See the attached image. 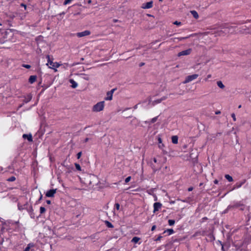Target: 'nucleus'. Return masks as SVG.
Returning <instances> with one entry per match:
<instances>
[{"mask_svg":"<svg viewBox=\"0 0 251 251\" xmlns=\"http://www.w3.org/2000/svg\"><path fill=\"white\" fill-rule=\"evenodd\" d=\"M231 117L233 118V120L234 121H235L236 120V118L235 115L234 113L231 114Z\"/></svg>","mask_w":251,"mask_h":251,"instance_id":"f704fd0d","label":"nucleus"},{"mask_svg":"<svg viewBox=\"0 0 251 251\" xmlns=\"http://www.w3.org/2000/svg\"><path fill=\"white\" fill-rule=\"evenodd\" d=\"M162 238L161 236H159L157 237V238L156 239V241H158V240H160L161 239V238Z\"/></svg>","mask_w":251,"mask_h":251,"instance_id":"09e8293b","label":"nucleus"},{"mask_svg":"<svg viewBox=\"0 0 251 251\" xmlns=\"http://www.w3.org/2000/svg\"><path fill=\"white\" fill-rule=\"evenodd\" d=\"M16 180V178L15 176H11L8 178L7 180L8 181H14Z\"/></svg>","mask_w":251,"mask_h":251,"instance_id":"cd10ccee","label":"nucleus"},{"mask_svg":"<svg viewBox=\"0 0 251 251\" xmlns=\"http://www.w3.org/2000/svg\"><path fill=\"white\" fill-rule=\"evenodd\" d=\"M170 203L171 204H174V203H175V201H170Z\"/></svg>","mask_w":251,"mask_h":251,"instance_id":"6e6d98bb","label":"nucleus"},{"mask_svg":"<svg viewBox=\"0 0 251 251\" xmlns=\"http://www.w3.org/2000/svg\"><path fill=\"white\" fill-rule=\"evenodd\" d=\"M5 42V40L4 39H0V44H3Z\"/></svg>","mask_w":251,"mask_h":251,"instance_id":"c03bdc74","label":"nucleus"},{"mask_svg":"<svg viewBox=\"0 0 251 251\" xmlns=\"http://www.w3.org/2000/svg\"><path fill=\"white\" fill-rule=\"evenodd\" d=\"M140 238L138 237H134L131 240V242L134 243H137L139 240Z\"/></svg>","mask_w":251,"mask_h":251,"instance_id":"412c9836","label":"nucleus"},{"mask_svg":"<svg viewBox=\"0 0 251 251\" xmlns=\"http://www.w3.org/2000/svg\"><path fill=\"white\" fill-rule=\"evenodd\" d=\"M199 75L197 74H194L193 75H188L185 78V80L183 82V83H187L195 79H196L198 77Z\"/></svg>","mask_w":251,"mask_h":251,"instance_id":"7ed1b4c3","label":"nucleus"},{"mask_svg":"<svg viewBox=\"0 0 251 251\" xmlns=\"http://www.w3.org/2000/svg\"><path fill=\"white\" fill-rule=\"evenodd\" d=\"M23 138L25 139H27V140L29 142L32 141V136L31 134H24L23 135Z\"/></svg>","mask_w":251,"mask_h":251,"instance_id":"9b49d317","label":"nucleus"},{"mask_svg":"<svg viewBox=\"0 0 251 251\" xmlns=\"http://www.w3.org/2000/svg\"><path fill=\"white\" fill-rule=\"evenodd\" d=\"M156 228V226L155 225L151 227V230L153 231Z\"/></svg>","mask_w":251,"mask_h":251,"instance_id":"a18cd8bd","label":"nucleus"},{"mask_svg":"<svg viewBox=\"0 0 251 251\" xmlns=\"http://www.w3.org/2000/svg\"><path fill=\"white\" fill-rule=\"evenodd\" d=\"M115 207H116L117 210H119L120 205V204L118 203H116L115 204Z\"/></svg>","mask_w":251,"mask_h":251,"instance_id":"72a5a7b5","label":"nucleus"},{"mask_svg":"<svg viewBox=\"0 0 251 251\" xmlns=\"http://www.w3.org/2000/svg\"><path fill=\"white\" fill-rule=\"evenodd\" d=\"M211 77V75H208L207 76V77L205 78V80H207L208 79L210 78Z\"/></svg>","mask_w":251,"mask_h":251,"instance_id":"37998d69","label":"nucleus"},{"mask_svg":"<svg viewBox=\"0 0 251 251\" xmlns=\"http://www.w3.org/2000/svg\"><path fill=\"white\" fill-rule=\"evenodd\" d=\"M113 95L111 93H109L108 92L106 94V97L105 98V100H111L112 99Z\"/></svg>","mask_w":251,"mask_h":251,"instance_id":"dca6fc26","label":"nucleus"},{"mask_svg":"<svg viewBox=\"0 0 251 251\" xmlns=\"http://www.w3.org/2000/svg\"><path fill=\"white\" fill-rule=\"evenodd\" d=\"M168 223L170 226H173L175 223V221L174 220H169Z\"/></svg>","mask_w":251,"mask_h":251,"instance_id":"393cba45","label":"nucleus"},{"mask_svg":"<svg viewBox=\"0 0 251 251\" xmlns=\"http://www.w3.org/2000/svg\"><path fill=\"white\" fill-rule=\"evenodd\" d=\"M163 147H164V145H163L162 143H161V144H159V145H158V147H159L160 149H162L163 148Z\"/></svg>","mask_w":251,"mask_h":251,"instance_id":"58836bf2","label":"nucleus"},{"mask_svg":"<svg viewBox=\"0 0 251 251\" xmlns=\"http://www.w3.org/2000/svg\"><path fill=\"white\" fill-rule=\"evenodd\" d=\"M22 66L27 69H29L31 67L30 65L27 64H23Z\"/></svg>","mask_w":251,"mask_h":251,"instance_id":"2f4dec72","label":"nucleus"},{"mask_svg":"<svg viewBox=\"0 0 251 251\" xmlns=\"http://www.w3.org/2000/svg\"><path fill=\"white\" fill-rule=\"evenodd\" d=\"M88 140H89V139L87 138H86V139H85L84 142H87Z\"/></svg>","mask_w":251,"mask_h":251,"instance_id":"5fc2aeb1","label":"nucleus"},{"mask_svg":"<svg viewBox=\"0 0 251 251\" xmlns=\"http://www.w3.org/2000/svg\"><path fill=\"white\" fill-rule=\"evenodd\" d=\"M241 107V105H239L238 108H240Z\"/></svg>","mask_w":251,"mask_h":251,"instance_id":"052dcab7","label":"nucleus"},{"mask_svg":"<svg viewBox=\"0 0 251 251\" xmlns=\"http://www.w3.org/2000/svg\"><path fill=\"white\" fill-rule=\"evenodd\" d=\"M187 38H188V37H179V38H174L171 39V40L173 42H179V41H182V40H184V39H187Z\"/></svg>","mask_w":251,"mask_h":251,"instance_id":"ddd939ff","label":"nucleus"},{"mask_svg":"<svg viewBox=\"0 0 251 251\" xmlns=\"http://www.w3.org/2000/svg\"><path fill=\"white\" fill-rule=\"evenodd\" d=\"M240 206H242V207L241 208V210H243L244 208L242 207L243 206V205L241 204L239 202H236V203H235L234 204L232 205H229L227 208V210H229L231 208H238V207H239Z\"/></svg>","mask_w":251,"mask_h":251,"instance_id":"1a4fd4ad","label":"nucleus"},{"mask_svg":"<svg viewBox=\"0 0 251 251\" xmlns=\"http://www.w3.org/2000/svg\"><path fill=\"white\" fill-rule=\"evenodd\" d=\"M37 76L36 75H31L29 78V82L31 84L33 83L36 80Z\"/></svg>","mask_w":251,"mask_h":251,"instance_id":"f8f14e48","label":"nucleus"},{"mask_svg":"<svg viewBox=\"0 0 251 251\" xmlns=\"http://www.w3.org/2000/svg\"><path fill=\"white\" fill-rule=\"evenodd\" d=\"M42 196H41L40 200H41L42 199Z\"/></svg>","mask_w":251,"mask_h":251,"instance_id":"680f3d73","label":"nucleus"},{"mask_svg":"<svg viewBox=\"0 0 251 251\" xmlns=\"http://www.w3.org/2000/svg\"><path fill=\"white\" fill-rule=\"evenodd\" d=\"M225 178L229 181V182H231L233 181V178L232 177L229 176V175H225Z\"/></svg>","mask_w":251,"mask_h":251,"instance_id":"4be33fe9","label":"nucleus"},{"mask_svg":"<svg viewBox=\"0 0 251 251\" xmlns=\"http://www.w3.org/2000/svg\"><path fill=\"white\" fill-rule=\"evenodd\" d=\"M162 204L160 202H155L153 204V212L155 213L161 208Z\"/></svg>","mask_w":251,"mask_h":251,"instance_id":"6e6552de","label":"nucleus"},{"mask_svg":"<svg viewBox=\"0 0 251 251\" xmlns=\"http://www.w3.org/2000/svg\"><path fill=\"white\" fill-rule=\"evenodd\" d=\"M115 91V89H113L111 91H108V92L111 93V94L113 95V94Z\"/></svg>","mask_w":251,"mask_h":251,"instance_id":"a19ab883","label":"nucleus"},{"mask_svg":"<svg viewBox=\"0 0 251 251\" xmlns=\"http://www.w3.org/2000/svg\"><path fill=\"white\" fill-rule=\"evenodd\" d=\"M191 51H192V49H189L186 50H183L182 51L179 52L178 53L177 55H178V56H181L182 55H187L190 54L191 53Z\"/></svg>","mask_w":251,"mask_h":251,"instance_id":"20e7f679","label":"nucleus"},{"mask_svg":"<svg viewBox=\"0 0 251 251\" xmlns=\"http://www.w3.org/2000/svg\"><path fill=\"white\" fill-rule=\"evenodd\" d=\"M190 12L195 19H198L199 18V14L196 11L192 10Z\"/></svg>","mask_w":251,"mask_h":251,"instance_id":"6ab92c4d","label":"nucleus"},{"mask_svg":"<svg viewBox=\"0 0 251 251\" xmlns=\"http://www.w3.org/2000/svg\"><path fill=\"white\" fill-rule=\"evenodd\" d=\"M1 25V24H0V25Z\"/></svg>","mask_w":251,"mask_h":251,"instance_id":"0e129e2a","label":"nucleus"},{"mask_svg":"<svg viewBox=\"0 0 251 251\" xmlns=\"http://www.w3.org/2000/svg\"><path fill=\"white\" fill-rule=\"evenodd\" d=\"M153 161L154 163H158L159 165L158 167L159 169L161 168L162 165L160 161H158L156 158H153Z\"/></svg>","mask_w":251,"mask_h":251,"instance_id":"b1692460","label":"nucleus"},{"mask_svg":"<svg viewBox=\"0 0 251 251\" xmlns=\"http://www.w3.org/2000/svg\"><path fill=\"white\" fill-rule=\"evenodd\" d=\"M84 79H86V80H88V79H89V78H88V77H86V78H84Z\"/></svg>","mask_w":251,"mask_h":251,"instance_id":"13d9d810","label":"nucleus"},{"mask_svg":"<svg viewBox=\"0 0 251 251\" xmlns=\"http://www.w3.org/2000/svg\"><path fill=\"white\" fill-rule=\"evenodd\" d=\"M34 245L33 243H29L27 245V247L25 249L24 251H29L30 249L33 247Z\"/></svg>","mask_w":251,"mask_h":251,"instance_id":"f3484780","label":"nucleus"},{"mask_svg":"<svg viewBox=\"0 0 251 251\" xmlns=\"http://www.w3.org/2000/svg\"><path fill=\"white\" fill-rule=\"evenodd\" d=\"M163 0H159V1H162Z\"/></svg>","mask_w":251,"mask_h":251,"instance_id":"e2e57ef3","label":"nucleus"},{"mask_svg":"<svg viewBox=\"0 0 251 251\" xmlns=\"http://www.w3.org/2000/svg\"><path fill=\"white\" fill-rule=\"evenodd\" d=\"M221 113V111H217L215 112V114L218 115V114H219Z\"/></svg>","mask_w":251,"mask_h":251,"instance_id":"49530a36","label":"nucleus"},{"mask_svg":"<svg viewBox=\"0 0 251 251\" xmlns=\"http://www.w3.org/2000/svg\"><path fill=\"white\" fill-rule=\"evenodd\" d=\"M105 223L106 224V225L107 226V227H109V228H113V225L109 222L107 221H105Z\"/></svg>","mask_w":251,"mask_h":251,"instance_id":"5701e85b","label":"nucleus"},{"mask_svg":"<svg viewBox=\"0 0 251 251\" xmlns=\"http://www.w3.org/2000/svg\"><path fill=\"white\" fill-rule=\"evenodd\" d=\"M46 211V209L44 207H41L40 208V212L41 214L44 213Z\"/></svg>","mask_w":251,"mask_h":251,"instance_id":"bb28decb","label":"nucleus"},{"mask_svg":"<svg viewBox=\"0 0 251 251\" xmlns=\"http://www.w3.org/2000/svg\"><path fill=\"white\" fill-rule=\"evenodd\" d=\"M145 63H140V66L141 67V66H143V65H144Z\"/></svg>","mask_w":251,"mask_h":251,"instance_id":"3c124183","label":"nucleus"},{"mask_svg":"<svg viewBox=\"0 0 251 251\" xmlns=\"http://www.w3.org/2000/svg\"><path fill=\"white\" fill-rule=\"evenodd\" d=\"M245 181H246V180H244L241 182H239L236 183V184L235 185L234 187L236 188H239L241 187L245 183Z\"/></svg>","mask_w":251,"mask_h":251,"instance_id":"2eb2a0df","label":"nucleus"},{"mask_svg":"<svg viewBox=\"0 0 251 251\" xmlns=\"http://www.w3.org/2000/svg\"><path fill=\"white\" fill-rule=\"evenodd\" d=\"M81 154H82L81 152H79L77 154V158L78 159H79V158L81 157Z\"/></svg>","mask_w":251,"mask_h":251,"instance_id":"e433bc0d","label":"nucleus"},{"mask_svg":"<svg viewBox=\"0 0 251 251\" xmlns=\"http://www.w3.org/2000/svg\"><path fill=\"white\" fill-rule=\"evenodd\" d=\"M69 82L72 84V87L75 88L77 87V83L73 79H71L69 80Z\"/></svg>","mask_w":251,"mask_h":251,"instance_id":"4468645a","label":"nucleus"},{"mask_svg":"<svg viewBox=\"0 0 251 251\" xmlns=\"http://www.w3.org/2000/svg\"><path fill=\"white\" fill-rule=\"evenodd\" d=\"M91 33L89 30H85L81 32L77 33V36L78 37H82L85 36H87L90 35Z\"/></svg>","mask_w":251,"mask_h":251,"instance_id":"423d86ee","label":"nucleus"},{"mask_svg":"<svg viewBox=\"0 0 251 251\" xmlns=\"http://www.w3.org/2000/svg\"><path fill=\"white\" fill-rule=\"evenodd\" d=\"M56 192V189H50L48 191L46 194L47 197H53Z\"/></svg>","mask_w":251,"mask_h":251,"instance_id":"0eeeda50","label":"nucleus"},{"mask_svg":"<svg viewBox=\"0 0 251 251\" xmlns=\"http://www.w3.org/2000/svg\"><path fill=\"white\" fill-rule=\"evenodd\" d=\"M152 6L153 2L152 1H151L145 3H143L141 7L143 9H149L151 8Z\"/></svg>","mask_w":251,"mask_h":251,"instance_id":"39448f33","label":"nucleus"},{"mask_svg":"<svg viewBox=\"0 0 251 251\" xmlns=\"http://www.w3.org/2000/svg\"><path fill=\"white\" fill-rule=\"evenodd\" d=\"M157 120V117L153 118L151 119V122L154 123Z\"/></svg>","mask_w":251,"mask_h":251,"instance_id":"ea45409f","label":"nucleus"},{"mask_svg":"<svg viewBox=\"0 0 251 251\" xmlns=\"http://www.w3.org/2000/svg\"><path fill=\"white\" fill-rule=\"evenodd\" d=\"M22 6H23V7H24L25 8V7H26V6H25V5H24V4H22Z\"/></svg>","mask_w":251,"mask_h":251,"instance_id":"4d7b16f0","label":"nucleus"},{"mask_svg":"<svg viewBox=\"0 0 251 251\" xmlns=\"http://www.w3.org/2000/svg\"><path fill=\"white\" fill-rule=\"evenodd\" d=\"M47 58H48V63L46 64V65L47 66L50 65L49 68L53 69L55 72H57V70L56 68H58L59 66H60L61 65L58 62H53L52 61H51L50 59V56L49 55L47 56Z\"/></svg>","mask_w":251,"mask_h":251,"instance_id":"f257e3e1","label":"nucleus"},{"mask_svg":"<svg viewBox=\"0 0 251 251\" xmlns=\"http://www.w3.org/2000/svg\"><path fill=\"white\" fill-rule=\"evenodd\" d=\"M217 84L218 86L221 89H224L225 87V85L223 84L221 81H218L217 82Z\"/></svg>","mask_w":251,"mask_h":251,"instance_id":"aec40b11","label":"nucleus"},{"mask_svg":"<svg viewBox=\"0 0 251 251\" xmlns=\"http://www.w3.org/2000/svg\"><path fill=\"white\" fill-rule=\"evenodd\" d=\"M172 142L174 144H177L178 142V137L177 136H173L172 137Z\"/></svg>","mask_w":251,"mask_h":251,"instance_id":"a211bd4d","label":"nucleus"},{"mask_svg":"<svg viewBox=\"0 0 251 251\" xmlns=\"http://www.w3.org/2000/svg\"><path fill=\"white\" fill-rule=\"evenodd\" d=\"M192 189H193V188H192V187L189 188L188 189V191H192Z\"/></svg>","mask_w":251,"mask_h":251,"instance_id":"864d4df0","label":"nucleus"},{"mask_svg":"<svg viewBox=\"0 0 251 251\" xmlns=\"http://www.w3.org/2000/svg\"><path fill=\"white\" fill-rule=\"evenodd\" d=\"M75 168H76L78 171H81V167H80V166L78 164L75 163Z\"/></svg>","mask_w":251,"mask_h":251,"instance_id":"c85d7f7f","label":"nucleus"},{"mask_svg":"<svg viewBox=\"0 0 251 251\" xmlns=\"http://www.w3.org/2000/svg\"><path fill=\"white\" fill-rule=\"evenodd\" d=\"M207 220V218H206V217H204V218H203L202 219V222H203V221H204V220Z\"/></svg>","mask_w":251,"mask_h":251,"instance_id":"603ef678","label":"nucleus"},{"mask_svg":"<svg viewBox=\"0 0 251 251\" xmlns=\"http://www.w3.org/2000/svg\"><path fill=\"white\" fill-rule=\"evenodd\" d=\"M117 21H118V20H114V22H117Z\"/></svg>","mask_w":251,"mask_h":251,"instance_id":"bf43d9fd","label":"nucleus"},{"mask_svg":"<svg viewBox=\"0 0 251 251\" xmlns=\"http://www.w3.org/2000/svg\"><path fill=\"white\" fill-rule=\"evenodd\" d=\"M158 141L159 144L162 143V139L160 137L158 138Z\"/></svg>","mask_w":251,"mask_h":251,"instance_id":"79ce46f5","label":"nucleus"},{"mask_svg":"<svg viewBox=\"0 0 251 251\" xmlns=\"http://www.w3.org/2000/svg\"><path fill=\"white\" fill-rule=\"evenodd\" d=\"M166 232V231H165ZM169 235H171L174 233V230L173 229H169L167 230Z\"/></svg>","mask_w":251,"mask_h":251,"instance_id":"c756f323","label":"nucleus"},{"mask_svg":"<svg viewBox=\"0 0 251 251\" xmlns=\"http://www.w3.org/2000/svg\"><path fill=\"white\" fill-rule=\"evenodd\" d=\"M47 203L48 204H50V200H47Z\"/></svg>","mask_w":251,"mask_h":251,"instance_id":"8fccbe9b","label":"nucleus"},{"mask_svg":"<svg viewBox=\"0 0 251 251\" xmlns=\"http://www.w3.org/2000/svg\"><path fill=\"white\" fill-rule=\"evenodd\" d=\"M28 100H26L25 102H28L29 101H30L31 100L32 97H31V95H28Z\"/></svg>","mask_w":251,"mask_h":251,"instance_id":"4c0bfd02","label":"nucleus"},{"mask_svg":"<svg viewBox=\"0 0 251 251\" xmlns=\"http://www.w3.org/2000/svg\"><path fill=\"white\" fill-rule=\"evenodd\" d=\"M72 0H65V1L64 2V4L67 5V4L70 3Z\"/></svg>","mask_w":251,"mask_h":251,"instance_id":"7c9ffc66","label":"nucleus"},{"mask_svg":"<svg viewBox=\"0 0 251 251\" xmlns=\"http://www.w3.org/2000/svg\"><path fill=\"white\" fill-rule=\"evenodd\" d=\"M167 98H168L167 96H163V97H162L160 99H158V100H156L153 101L152 102V104L153 105H155L157 103H160L162 101L166 100Z\"/></svg>","mask_w":251,"mask_h":251,"instance_id":"9d476101","label":"nucleus"},{"mask_svg":"<svg viewBox=\"0 0 251 251\" xmlns=\"http://www.w3.org/2000/svg\"><path fill=\"white\" fill-rule=\"evenodd\" d=\"M104 107V101H101L94 105L93 107V111L94 112H100L103 110Z\"/></svg>","mask_w":251,"mask_h":251,"instance_id":"f03ea898","label":"nucleus"},{"mask_svg":"<svg viewBox=\"0 0 251 251\" xmlns=\"http://www.w3.org/2000/svg\"><path fill=\"white\" fill-rule=\"evenodd\" d=\"M214 183L216 184H218V180H217V179H215L214 181Z\"/></svg>","mask_w":251,"mask_h":251,"instance_id":"de8ad7c7","label":"nucleus"},{"mask_svg":"<svg viewBox=\"0 0 251 251\" xmlns=\"http://www.w3.org/2000/svg\"><path fill=\"white\" fill-rule=\"evenodd\" d=\"M131 179V176H128L127 177H126L125 179V182L126 183H127Z\"/></svg>","mask_w":251,"mask_h":251,"instance_id":"473e14b6","label":"nucleus"},{"mask_svg":"<svg viewBox=\"0 0 251 251\" xmlns=\"http://www.w3.org/2000/svg\"><path fill=\"white\" fill-rule=\"evenodd\" d=\"M227 30L226 29H225L224 31H223V30H220L219 31V32H218V35L219 36H222L224 35V33L226 32Z\"/></svg>","mask_w":251,"mask_h":251,"instance_id":"a878e982","label":"nucleus"},{"mask_svg":"<svg viewBox=\"0 0 251 251\" xmlns=\"http://www.w3.org/2000/svg\"><path fill=\"white\" fill-rule=\"evenodd\" d=\"M174 24L176 25H181V22H178V21H175L174 23Z\"/></svg>","mask_w":251,"mask_h":251,"instance_id":"c9c22d12","label":"nucleus"}]
</instances>
